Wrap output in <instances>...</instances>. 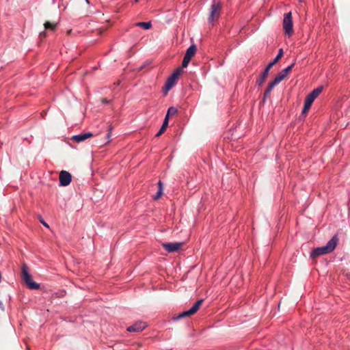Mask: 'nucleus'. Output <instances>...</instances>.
Wrapping results in <instances>:
<instances>
[{
  "mask_svg": "<svg viewBox=\"0 0 350 350\" xmlns=\"http://www.w3.org/2000/svg\"><path fill=\"white\" fill-rule=\"evenodd\" d=\"M270 69H268V67L267 66L265 70L262 72L260 76L258 77V79L256 80V84L258 85H261L265 82L266 78L269 75Z\"/></svg>",
  "mask_w": 350,
  "mask_h": 350,
  "instance_id": "obj_13",
  "label": "nucleus"
},
{
  "mask_svg": "<svg viewBox=\"0 0 350 350\" xmlns=\"http://www.w3.org/2000/svg\"><path fill=\"white\" fill-rule=\"evenodd\" d=\"M283 55V50L282 49H279L278 54L277 56L273 59L272 62H271L267 66L268 67V69H271V68L282 57Z\"/></svg>",
  "mask_w": 350,
  "mask_h": 350,
  "instance_id": "obj_15",
  "label": "nucleus"
},
{
  "mask_svg": "<svg viewBox=\"0 0 350 350\" xmlns=\"http://www.w3.org/2000/svg\"><path fill=\"white\" fill-rule=\"evenodd\" d=\"M291 12L284 14L283 19V28L285 33L290 36L293 32Z\"/></svg>",
  "mask_w": 350,
  "mask_h": 350,
  "instance_id": "obj_4",
  "label": "nucleus"
},
{
  "mask_svg": "<svg viewBox=\"0 0 350 350\" xmlns=\"http://www.w3.org/2000/svg\"><path fill=\"white\" fill-rule=\"evenodd\" d=\"M168 126V120H167V116H165V119L163 120V124L159 129V132L156 134V137L160 136L166 129V128Z\"/></svg>",
  "mask_w": 350,
  "mask_h": 350,
  "instance_id": "obj_18",
  "label": "nucleus"
},
{
  "mask_svg": "<svg viewBox=\"0 0 350 350\" xmlns=\"http://www.w3.org/2000/svg\"><path fill=\"white\" fill-rule=\"evenodd\" d=\"M183 245V243L181 242H174V243H162V246L167 250L168 252H177Z\"/></svg>",
  "mask_w": 350,
  "mask_h": 350,
  "instance_id": "obj_9",
  "label": "nucleus"
},
{
  "mask_svg": "<svg viewBox=\"0 0 350 350\" xmlns=\"http://www.w3.org/2000/svg\"><path fill=\"white\" fill-rule=\"evenodd\" d=\"M299 1H302V0H299Z\"/></svg>",
  "mask_w": 350,
  "mask_h": 350,
  "instance_id": "obj_28",
  "label": "nucleus"
},
{
  "mask_svg": "<svg viewBox=\"0 0 350 350\" xmlns=\"http://www.w3.org/2000/svg\"><path fill=\"white\" fill-rule=\"evenodd\" d=\"M203 301L204 299H202L198 300L189 310L184 311L182 313H180L178 315V318L180 319L195 314L199 310Z\"/></svg>",
  "mask_w": 350,
  "mask_h": 350,
  "instance_id": "obj_7",
  "label": "nucleus"
},
{
  "mask_svg": "<svg viewBox=\"0 0 350 350\" xmlns=\"http://www.w3.org/2000/svg\"><path fill=\"white\" fill-rule=\"evenodd\" d=\"M135 25L137 27H140L144 29H149L152 27V23L150 21L148 22H138L135 23Z\"/></svg>",
  "mask_w": 350,
  "mask_h": 350,
  "instance_id": "obj_19",
  "label": "nucleus"
},
{
  "mask_svg": "<svg viewBox=\"0 0 350 350\" xmlns=\"http://www.w3.org/2000/svg\"><path fill=\"white\" fill-rule=\"evenodd\" d=\"M55 27H56V24H55V23H51L50 22H46L44 23V27L46 29L54 30L55 29Z\"/></svg>",
  "mask_w": 350,
  "mask_h": 350,
  "instance_id": "obj_22",
  "label": "nucleus"
},
{
  "mask_svg": "<svg viewBox=\"0 0 350 350\" xmlns=\"http://www.w3.org/2000/svg\"><path fill=\"white\" fill-rule=\"evenodd\" d=\"M92 136H93V134L92 133L88 132V133H81L79 135H74L72 137V139L76 142H81Z\"/></svg>",
  "mask_w": 350,
  "mask_h": 350,
  "instance_id": "obj_12",
  "label": "nucleus"
},
{
  "mask_svg": "<svg viewBox=\"0 0 350 350\" xmlns=\"http://www.w3.org/2000/svg\"><path fill=\"white\" fill-rule=\"evenodd\" d=\"M181 72L182 69L178 68L167 79L165 84L163 88V92L164 95H166L168 92L174 87Z\"/></svg>",
  "mask_w": 350,
  "mask_h": 350,
  "instance_id": "obj_2",
  "label": "nucleus"
},
{
  "mask_svg": "<svg viewBox=\"0 0 350 350\" xmlns=\"http://www.w3.org/2000/svg\"><path fill=\"white\" fill-rule=\"evenodd\" d=\"M295 65V63H293L291 65L288 66L287 68L283 69L284 72H285L287 75L289 73V72L291 70V69L293 68Z\"/></svg>",
  "mask_w": 350,
  "mask_h": 350,
  "instance_id": "obj_23",
  "label": "nucleus"
},
{
  "mask_svg": "<svg viewBox=\"0 0 350 350\" xmlns=\"http://www.w3.org/2000/svg\"><path fill=\"white\" fill-rule=\"evenodd\" d=\"M287 75L284 72L283 70L280 71L275 77L274 80L273 81L277 85L280 83L286 77Z\"/></svg>",
  "mask_w": 350,
  "mask_h": 350,
  "instance_id": "obj_17",
  "label": "nucleus"
},
{
  "mask_svg": "<svg viewBox=\"0 0 350 350\" xmlns=\"http://www.w3.org/2000/svg\"><path fill=\"white\" fill-rule=\"evenodd\" d=\"M110 137H111V130L109 131V133H108V134H107V138H109H109H110Z\"/></svg>",
  "mask_w": 350,
  "mask_h": 350,
  "instance_id": "obj_26",
  "label": "nucleus"
},
{
  "mask_svg": "<svg viewBox=\"0 0 350 350\" xmlns=\"http://www.w3.org/2000/svg\"><path fill=\"white\" fill-rule=\"evenodd\" d=\"M338 243V238L337 235H334L325 245L314 249L310 254L311 258L329 254L332 252L336 247Z\"/></svg>",
  "mask_w": 350,
  "mask_h": 350,
  "instance_id": "obj_1",
  "label": "nucleus"
},
{
  "mask_svg": "<svg viewBox=\"0 0 350 350\" xmlns=\"http://www.w3.org/2000/svg\"><path fill=\"white\" fill-rule=\"evenodd\" d=\"M21 273H22V278L29 288L33 289V290H36L40 288V284L35 282L33 280L31 275L29 273L28 267L25 264L22 267Z\"/></svg>",
  "mask_w": 350,
  "mask_h": 350,
  "instance_id": "obj_3",
  "label": "nucleus"
},
{
  "mask_svg": "<svg viewBox=\"0 0 350 350\" xmlns=\"http://www.w3.org/2000/svg\"><path fill=\"white\" fill-rule=\"evenodd\" d=\"M0 308H1V310H4L3 304V303H2L1 301H0Z\"/></svg>",
  "mask_w": 350,
  "mask_h": 350,
  "instance_id": "obj_25",
  "label": "nucleus"
},
{
  "mask_svg": "<svg viewBox=\"0 0 350 350\" xmlns=\"http://www.w3.org/2000/svg\"><path fill=\"white\" fill-rule=\"evenodd\" d=\"M221 8V5L220 2H213L210 9V14L208 17L210 23H213L215 19H217L219 17Z\"/></svg>",
  "mask_w": 350,
  "mask_h": 350,
  "instance_id": "obj_5",
  "label": "nucleus"
},
{
  "mask_svg": "<svg viewBox=\"0 0 350 350\" xmlns=\"http://www.w3.org/2000/svg\"><path fill=\"white\" fill-rule=\"evenodd\" d=\"M147 324L144 321H137L133 325L127 327V331L129 332H139L142 331L144 328H146Z\"/></svg>",
  "mask_w": 350,
  "mask_h": 350,
  "instance_id": "obj_10",
  "label": "nucleus"
},
{
  "mask_svg": "<svg viewBox=\"0 0 350 350\" xmlns=\"http://www.w3.org/2000/svg\"><path fill=\"white\" fill-rule=\"evenodd\" d=\"M312 104V103L311 101H310L306 98V100L304 101V108L302 110V113H306L311 107Z\"/></svg>",
  "mask_w": 350,
  "mask_h": 350,
  "instance_id": "obj_20",
  "label": "nucleus"
},
{
  "mask_svg": "<svg viewBox=\"0 0 350 350\" xmlns=\"http://www.w3.org/2000/svg\"><path fill=\"white\" fill-rule=\"evenodd\" d=\"M59 185L66 187L70 183L72 180V176L68 172L62 170L59 173Z\"/></svg>",
  "mask_w": 350,
  "mask_h": 350,
  "instance_id": "obj_8",
  "label": "nucleus"
},
{
  "mask_svg": "<svg viewBox=\"0 0 350 350\" xmlns=\"http://www.w3.org/2000/svg\"><path fill=\"white\" fill-rule=\"evenodd\" d=\"M158 191L157 192V193L153 197V199L157 200H158L159 198H160L161 197V196L163 195V183L159 180V183H158Z\"/></svg>",
  "mask_w": 350,
  "mask_h": 350,
  "instance_id": "obj_16",
  "label": "nucleus"
},
{
  "mask_svg": "<svg viewBox=\"0 0 350 350\" xmlns=\"http://www.w3.org/2000/svg\"><path fill=\"white\" fill-rule=\"evenodd\" d=\"M277 85L276 83H275L273 81H271L269 83L266 90L265 91V93H264V96H263V101L265 102V100L267 99V98L269 96V94L271 93V92L272 91L273 88Z\"/></svg>",
  "mask_w": 350,
  "mask_h": 350,
  "instance_id": "obj_14",
  "label": "nucleus"
},
{
  "mask_svg": "<svg viewBox=\"0 0 350 350\" xmlns=\"http://www.w3.org/2000/svg\"><path fill=\"white\" fill-rule=\"evenodd\" d=\"M40 222L46 227L49 228V225L42 219H40Z\"/></svg>",
  "mask_w": 350,
  "mask_h": 350,
  "instance_id": "obj_24",
  "label": "nucleus"
},
{
  "mask_svg": "<svg viewBox=\"0 0 350 350\" xmlns=\"http://www.w3.org/2000/svg\"><path fill=\"white\" fill-rule=\"evenodd\" d=\"M177 113V109L174 107H170L167 112L166 116H167V120H169V116L170 115H175Z\"/></svg>",
  "mask_w": 350,
  "mask_h": 350,
  "instance_id": "obj_21",
  "label": "nucleus"
},
{
  "mask_svg": "<svg viewBox=\"0 0 350 350\" xmlns=\"http://www.w3.org/2000/svg\"><path fill=\"white\" fill-rule=\"evenodd\" d=\"M196 46L195 44L191 45L186 51L183 60L182 62V66L183 68L187 67L191 58L195 55L196 53Z\"/></svg>",
  "mask_w": 350,
  "mask_h": 350,
  "instance_id": "obj_6",
  "label": "nucleus"
},
{
  "mask_svg": "<svg viewBox=\"0 0 350 350\" xmlns=\"http://www.w3.org/2000/svg\"><path fill=\"white\" fill-rule=\"evenodd\" d=\"M323 90V87L320 86L317 88L316 89H314L307 96L306 99L311 101L312 103L314 102L315 98L321 94V92Z\"/></svg>",
  "mask_w": 350,
  "mask_h": 350,
  "instance_id": "obj_11",
  "label": "nucleus"
},
{
  "mask_svg": "<svg viewBox=\"0 0 350 350\" xmlns=\"http://www.w3.org/2000/svg\"><path fill=\"white\" fill-rule=\"evenodd\" d=\"M85 2H86L88 4H89V3H90L89 0H85Z\"/></svg>",
  "mask_w": 350,
  "mask_h": 350,
  "instance_id": "obj_27",
  "label": "nucleus"
}]
</instances>
